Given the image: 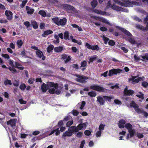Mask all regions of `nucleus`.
Wrapping results in <instances>:
<instances>
[{
	"mask_svg": "<svg viewBox=\"0 0 148 148\" xmlns=\"http://www.w3.org/2000/svg\"><path fill=\"white\" fill-rule=\"evenodd\" d=\"M54 87L56 89H57L58 87V83H54L53 82H47V84L43 83L41 86V90L43 92H45L47 90H48L51 87Z\"/></svg>",
	"mask_w": 148,
	"mask_h": 148,
	"instance_id": "1",
	"label": "nucleus"
},
{
	"mask_svg": "<svg viewBox=\"0 0 148 148\" xmlns=\"http://www.w3.org/2000/svg\"><path fill=\"white\" fill-rule=\"evenodd\" d=\"M52 20L57 25L62 26L65 25L67 22V19L66 18L60 19L58 17H54L52 18Z\"/></svg>",
	"mask_w": 148,
	"mask_h": 148,
	"instance_id": "2",
	"label": "nucleus"
},
{
	"mask_svg": "<svg viewBox=\"0 0 148 148\" xmlns=\"http://www.w3.org/2000/svg\"><path fill=\"white\" fill-rule=\"evenodd\" d=\"M91 89L100 92H104L106 89L102 87V85H99L98 84H94L90 86Z\"/></svg>",
	"mask_w": 148,
	"mask_h": 148,
	"instance_id": "3",
	"label": "nucleus"
},
{
	"mask_svg": "<svg viewBox=\"0 0 148 148\" xmlns=\"http://www.w3.org/2000/svg\"><path fill=\"white\" fill-rule=\"evenodd\" d=\"M123 2L125 1V7H132L133 5H140V3L135 1H130L131 0H121Z\"/></svg>",
	"mask_w": 148,
	"mask_h": 148,
	"instance_id": "4",
	"label": "nucleus"
},
{
	"mask_svg": "<svg viewBox=\"0 0 148 148\" xmlns=\"http://www.w3.org/2000/svg\"><path fill=\"white\" fill-rule=\"evenodd\" d=\"M76 77L78 78H76L75 80L77 82L82 84H85L87 82L86 80L88 79L89 77L84 75H77Z\"/></svg>",
	"mask_w": 148,
	"mask_h": 148,
	"instance_id": "5",
	"label": "nucleus"
},
{
	"mask_svg": "<svg viewBox=\"0 0 148 148\" xmlns=\"http://www.w3.org/2000/svg\"><path fill=\"white\" fill-rule=\"evenodd\" d=\"M131 107L133 108L135 111L138 114L143 113V111L139 108V106L135 102L132 101L130 104Z\"/></svg>",
	"mask_w": 148,
	"mask_h": 148,
	"instance_id": "6",
	"label": "nucleus"
},
{
	"mask_svg": "<svg viewBox=\"0 0 148 148\" xmlns=\"http://www.w3.org/2000/svg\"><path fill=\"white\" fill-rule=\"evenodd\" d=\"M122 70L120 69H113L110 70L109 72L108 75L111 76L114 75H116L118 73H121Z\"/></svg>",
	"mask_w": 148,
	"mask_h": 148,
	"instance_id": "7",
	"label": "nucleus"
},
{
	"mask_svg": "<svg viewBox=\"0 0 148 148\" xmlns=\"http://www.w3.org/2000/svg\"><path fill=\"white\" fill-rule=\"evenodd\" d=\"M115 27L118 29L121 30L124 34L130 37L132 36V34L124 28L122 27L118 26H115Z\"/></svg>",
	"mask_w": 148,
	"mask_h": 148,
	"instance_id": "8",
	"label": "nucleus"
},
{
	"mask_svg": "<svg viewBox=\"0 0 148 148\" xmlns=\"http://www.w3.org/2000/svg\"><path fill=\"white\" fill-rule=\"evenodd\" d=\"M115 27L118 29L121 30L124 34L130 37L132 36V34L124 28L122 27L118 26H115Z\"/></svg>",
	"mask_w": 148,
	"mask_h": 148,
	"instance_id": "9",
	"label": "nucleus"
},
{
	"mask_svg": "<svg viewBox=\"0 0 148 148\" xmlns=\"http://www.w3.org/2000/svg\"><path fill=\"white\" fill-rule=\"evenodd\" d=\"M136 76H132V77L128 79L129 82L132 84H134L135 83L138 82L142 79V78L141 77H139L137 79L136 78Z\"/></svg>",
	"mask_w": 148,
	"mask_h": 148,
	"instance_id": "10",
	"label": "nucleus"
},
{
	"mask_svg": "<svg viewBox=\"0 0 148 148\" xmlns=\"http://www.w3.org/2000/svg\"><path fill=\"white\" fill-rule=\"evenodd\" d=\"M85 45L87 48L92 50L98 51L99 49V47L97 45H91L88 43H86Z\"/></svg>",
	"mask_w": 148,
	"mask_h": 148,
	"instance_id": "11",
	"label": "nucleus"
},
{
	"mask_svg": "<svg viewBox=\"0 0 148 148\" xmlns=\"http://www.w3.org/2000/svg\"><path fill=\"white\" fill-rule=\"evenodd\" d=\"M87 124L88 122H86L84 123H80L76 127L77 132L79 130H81L84 128L85 129L86 128Z\"/></svg>",
	"mask_w": 148,
	"mask_h": 148,
	"instance_id": "12",
	"label": "nucleus"
},
{
	"mask_svg": "<svg viewBox=\"0 0 148 148\" xmlns=\"http://www.w3.org/2000/svg\"><path fill=\"white\" fill-rule=\"evenodd\" d=\"M5 14L8 20L10 21L12 19L13 13L11 11L8 10H6L5 12Z\"/></svg>",
	"mask_w": 148,
	"mask_h": 148,
	"instance_id": "13",
	"label": "nucleus"
},
{
	"mask_svg": "<svg viewBox=\"0 0 148 148\" xmlns=\"http://www.w3.org/2000/svg\"><path fill=\"white\" fill-rule=\"evenodd\" d=\"M124 93L125 95L130 96L133 95L134 93V92L132 90H128L127 88L126 87L124 89Z\"/></svg>",
	"mask_w": 148,
	"mask_h": 148,
	"instance_id": "14",
	"label": "nucleus"
},
{
	"mask_svg": "<svg viewBox=\"0 0 148 148\" xmlns=\"http://www.w3.org/2000/svg\"><path fill=\"white\" fill-rule=\"evenodd\" d=\"M62 58L63 60H66L64 61L65 63H68L71 59V58L69 56H68V55L63 54L62 55Z\"/></svg>",
	"mask_w": 148,
	"mask_h": 148,
	"instance_id": "15",
	"label": "nucleus"
},
{
	"mask_svg": "<svg viewBox=\"0 0 148 148\" xmlns=\"http://www.w3.org/2000/svg\"><path fill=\"white\" fill-rule=\"evenodd\" d=\"M97 101L99 103L100 105H103L104 104L105 100L103 99V97L98 96L97 97Z\"/></svg>",
	"mask_w": 148,
	"mask_h": 148,
	"instance_id": "16",
	"label": "nucleus"
},
{
	"mask_svg": "<svg viewBox=\"0 0 148 148\" xmlns=\"http://www.w3.org/2000/svg\"><path fill=\"white\" fill-rule=\"evenodd\" d=\"M7 124L8 125H10L11 127L14 126L16 125V122L15 120L11 119L7 122Z\"/></svg>",
	"mask_w": 148,
	"mask_h": 148,
	"instance_id": "17",
	"label": "nucleus"
},
{
	"mask_svg": "<svg viewBox=\"0 0 148 148\" xmlns=\"http://www.w3.org/2000/svg\"><path fill=\"white\" fill-rule=\"evenodd\" d=\"M73 135V133H71L69 131L67 130L63 133L62 137L64 138L66 137H70Z\"/></svg>",
	"mask_w": 148,
	"mask_h": 148,
	"instance_id": "18",
	"label": "nucleus"
},
{
	"mask_svg": "<svg viewBox=\"0 0 148 148\" xmlns=\"http://www.w3.org/2000/svg\"><path fill=\"white\" fill-rule=\"evenodd\" d=\"M76 127L75 126H72L69 127L68 130V131H69L71 133H73L74 132H77Z\"/></svg>",
	"mask_w": 148,
	"mask_h": 148,
	"instance_id": "19",
	"label": "nucleus"
},
{
	"mask_svg": "<svg viewBox=\"0 0 148 148\" xmlns=\"http://www.w3.org/2000/svg\"><path fill=\"white\" fill-rule=\"evenodd\" d=\"M26 10L27 11V13L29 14H33L34 11V9L31 8L30 7L28 6H26Z\"/></svg>",
	"mask_w": 148,
	"mask_h": 148,
	"instance_id": "20",
	"label": "nucleus"
},
{
	"mask_svg": "<svg viewBox=\"0 0 148 148\" xmlns=\"http://www.w3.org/2000/svg\"><path fill=\"white\" fill-rule=\"evenodd\" d=\"M31 25L34 29H36L38 28V24L36 21L34 20H32L31 21Z\"/></svg>",
	"mask_w": 148,
	"mask_h": 148,
	"instance_id": "21",
	"label": "nucleus"
},
{
	"mask_svg": "<svg viewBox=\"0 0 148 148\" xmlns=\"http://www.w3.org/2000/svg\"><path fill=\"white\" fill-rule=\"evenodd\" d=\"M63 48L62 46L55 47L54 48V51L56 53H59L62 51Z\"/></svg>",
	"mask_w": 148,
	"mask_h": 148,
	"instance_id": "22",
	"label": "nucleus"
},
{
	"mask_svg": "<svg viewBox=\"0 0 148 148\" xmlns=\"http://www.w3.org/2000/svg\"><path fill=\"white\" fill-rule=\"evenodd\" d=\"M63 7L65 9L72 10H73V9H75V8L73 6L67 4L64 5Z\"/></svg>",
	"mask_w": 148,
	"mask_h": 148,
	"instance_id": "23",
	"label": "nucleus"
},
{
	"mask_svg": "<svg viewBox=\"0 0 148 148\" xmlns=\"http://www.w3.org/2000/svg\"><path fill=\"white\" fill-rule=\"evenodd\" d=\"M86 104V102L85 101H83L81 103H78L77 105V107H79L80 106V107L79 108V109L82 110L84 108V107Z\"/></svg>",
	"mask_w": 148,
	"mask_h": 148,
	"instance_id": "24",
	"label": "nucleus"
},
{
	"mask_svg": "<svg viewBox=\"0 0 148 148\" xmlns=\"http://www.w3.org/2000/svg\"><path fill=\"white\" fill-rule=\"evenodd\" d=\"M54 48V46L53 45L51 44L49 45L47 48V52L49 53H50Z\"/></svg>",
	"mask_w": 148,
	"mask_h": 148,
	"instance_id": "25",
	"label": "nucleus"
},
{
	"mask_svg": "<svg viewBox=\"0 0 148 148\" xmlns=\"http://www.w3.org/2000/svg\"><path fill=\"white\" fill-rule=\"evenodd\" d=\"M53 31L51 30H47L45 31L43 34H42V36L43 37H45L46 36L50 34L53 33Z\"/></svg>",
	"mask_w": 148,
	"mask_h": 148,
	"instance_id": "26",
	"label": "nucleus"
},
{
	"mask_svg": "<svg viewBox=\"0 0 148 148\" xmlns=\"http://www.w3.org/2000/svg\"><path fill=\"white\" fill-rule=\"evenodd\" d=\"M103 98L106 101H108L110 102H111V99H113V98L111 96H103Z\"/></svg>",
	"mask_w": 148,
	"mask_h": 148,
	"instance_id": "27",
	"label": "nucleus"
},
{
	"mask_svg": "<svg viewBox=\"0 0 148 148\" xmlns=\"http://www.w3.org/2000/svg\"><path fill=\"white\" fill-rule=\"evenodd\" d=\"M118 5H120L124 7L125 1L122 2L118 0H113Z\"/></svg>",
	"mask_w": 148,
	"mask_h": 148,
	"instance_id": "28",
	"label": "nucleus"
},
{
	"mask_svg": "<svg viewBox=\"0 0 148 148\" xmlns=\"http://www.w3.org/2000/svg\"><path fill=\"white\" fill-rule=\"evenodd\" d=\"M4 84L5 86H7L8 85H12L11 81L10 80L8 79L7 78L4 80Z\"/></svg>",
	"mask_w": 148,
	"mask_h": 148,
	"instance_id": "29",
	"label": "nucleus"
},
{
	"mask_svg": "<svg viewBox=\"0 0 148 148\" xmlns=\"http://www.w3.org/2000/svg\"><path fill=\"white\" fill-rule=\"evenodd\" d=\"M111 8L114 10H117L118 11H120V10H121L120 9H121V7H119V6L116 5H113L112 6Z\"/></svg>",
	"mask_w": 148,
	"mask_h": 148,
	"instance_id": "30",
	"label": "nucleus"
},
{
	"mask_svg": "<svg viewBox=\"0 0 148 148\" xmlns=\"http://www.w3.org/2000/svg\"><path fill=\"white\" fill-rule=\"evenodd\" d=\"M125 127L128 131L132 129L133 128L132 125L130 123H126L125 125Z\"/></svg>",
	"mask_w": 148,
	"mask_h": 148,
	"instance_id": "31",
	"label": "nucleus"
},
{
	"mask_svg": "<svg viewBox=\"0 0 148 148\" xmlns=\"http://www.w3.org/2000/svg\"><path fill=\"white\" fill-rule=\"evenodd\" d=\"M36 53L37 57L39 58H42V54H43L42 52L40 50L36 51Z\"/></svg>",
	"mask_w": 148,
	"mask_h": 148,
	"instance_id": "32",
	"label": "nucleus"
},
{
	"mask_svg": "<svg viewBox=\"0 0 148 148\" xmlns=\"http://www.w3.org/2000/svg\"><path fill=\"white\" fill-rule=\"evenodd\" d=\"M92 7L94 8L97 5V0H93L91 3Z\"/></svg>",
	"mask_w": 148,
	"mask_h": 148,
	"instance_id": "33",
	"label": "nucleus"
},
{
	"mask_svg": "<svg viewBox=\"0 0 148 148\" xmlns=\"http://www.w3.org/2000/svg\"><path fill=\"white\" fill-rule=\"evenodd\" d=\"M128 131L129 132V133L130 134V137H133L134 136L135 134V131L134 130V129H132L130 130H128Z\"/></svg>",
	"mask_w": 148,
	"mask_h": 148,
	"instance_id": "34",
	"label": "nucleus"
},
{
	"mask_svg": "<svg viewBox=\"0 0 148 148\" xmlns=\"http://www.w3.org/2000/svg\"><path fill=\"white\" fill-rule=\"evenodd\" d=\"M88 94L91 97H95L97 95L95 91H92L89 92Z\"/></svg>",
	"mask_w": 148,
	"mask_h": 148,
	"instance_id": "35",
	"label": "nucleus"
},
{
	"mask_svg": "<svg viewBox=\"0 0 148 148\" xmlns=\"http://www.w3.org/2000/svg\"><path fill=\"white\" fill-rule=\"evenodd\" d=\"M16 44L18 47L20 48L23 44V42L21 40H18L16 42Z\"/></svg>",
	"mask_w": 148,
	"mask_h": 148,
	"instance_id": "36",
	"label": "nucleus"
},
{
	"mask_svg": "<svg viewBox=\"0 0 148 148\" xmlns=\"http://www.w3.org/2000/svg\"><path fill=\"white\" fill-rule=\"evenodd\" d=\"M128 41L132 44H135L136 43V41L134 39L131 38H129L128 39Z\"/></svg>",
	"mask_w": 148,
	"mask_h": 148,
	"instance_id": "37",
	"label": "nucleus"
},
{
	"mask_svg": "<svg viewBox=\"0 0 148 148\" xmlns=\"http://www.w3.org/2000/svg\"><path fill=\"white\" fill-rule=\"evenodd\" d=\"M38 13L43 17H45L46 16V14L44 10H40L38 12Z\"/></svg>",
	"mask_w": 148,
	"mask_h": 148,
	"instance_id": "38",
	"label": "nucleus"
},
{
	"mask_svg": "<svg viewBox=\"0 0 148 148\" xmlns=\"http://www.w3.org/2000/svg\"><path fill=\"white\" fill-rule=\"evenodd\" d=\"M87 65V63L86 61L84 60L81 63V66H80V68L82 67H86Z\"/></svg>",
	"mask_w": 148,
	"mask_h": 148,
	"instance_id": "39",
	"label": "nucleus"
},
{
	"mask_svg": "<svg viewBox=\"0 0 148 148\" xmlns=\"http://www.w3.org/2000/svg\"><path fill=\"white\" fill-rule=\"evenodd\" d=\"M26 87L25 84L24 83L22 84L19 86L20 89L22 91H23Z\"/></svg>",
	"mask_w": 148,
	"mask_h": 148,
	"instance_id": "40",
	"label": "nucleus"
},
{
	"mask_svg": "<svg viewBox=\"0 0 148 148\" xmlns=\"http://www.w3.org/2000/svg\"><path fill=\"white\" fill-rule=\"evenodd\" d=\"M73 123V121L72 120H71V121H68L66 124V126L67 127H71V125H72Z\"/></svg>",
	"mask_w": 148,
	"mask_h": 148,
	"instance_id": "41",
	"label": "nucleus"
},
{
	"mask_svg": "<svg viewBox=\"0 0 148 148\" xmlns=\"http://www.w3.org/2000/svg\"><path fill=\"white\" fill-rule=\"evenodd\" d=\"M64 39L67 40L68 39L69 37V33L68 31H66L64 34Z\"/></svg>",
	"mask_w": 148,
	"mask_h": 148,
	"instance_id": "42",
	"label": "nucleus"
},
{
	"mask_svg": "<svg viewBox=\"0 0 148 148\" xmlns=\"http://www.w3.org/2000/svg\"><path fill=\"white\" fill-rule=\"evenodd\" d=\"M12 67H11L10 66L8 68V69L11 71L12 73H15L16 72V70L14 68H13Z\"/></svg>",
	"mask_w": 148,
	"mask_h": 148,
	"instance_id": "43",
	"label": "nucleus"
},
{
	"mask_svg": "<svg viewBox=\"0 0 148 148\" xmlns=\"http://www.w3.org/2000/svg\"><path fill=\"white\" fill-rule=\"evenodd\" d=\"M24 24L26 27L27 28H29L31 26V24L30 22L28 21H26L24 22Z\"/></svg>",
	"mask_w": 148,
	"mask_h": 148,
	"instance_id": "44",
	"label": "nucleus"
},
{
	"mask_svg": "<svg viewBox=\"0 0 148 148\" xmlns=\"http://www.w3.org/2000/svg\"><path fill=\"white\" fill-rule=\"evenodd\" d=\"M139 93L140 94V95H136V96L138 97L139 98H141L143 99H144L143 94L141 92H139Z\"/></svg>",
	"mask_w": 148,
	"mask_h": 148,
	"instance_id": "45",
	"label": "nucleus"
},
{
	"mask_svg": "<svg viewBox=\"0 0 148 148\" xmlns=\"http://www.w3.org/2000/svg\"><path fill=\"white\" fill-rule=\"evenodd\" d=\"M136 27L144 31V27L142 25L139 24L137 25H136Z\"/></svg>",
	"mask_w": 148,
	"mask_h": 148,
	"instance_id": "46",
	"label": "nucleus"
},
{
	"mask_svg": "<svg viewBox=\"0 0 148 148\" xmlns=\"http://www.w3.org/2000/svg\"><path fill=\"white\" fill-rule=\"evenodd\" d=\"M108 44L110 45L113 46L115 44V42L113 40H111L109 41Z\"/></svg>",
	"mask_w": 148,
	"mask_h": 148,
	"instance_id": "47",
	"label": "nucleus"
},
{
	"mask_svg": "<svg viewBox=\"0 0 148 148\" xmlns=\"http://www.w3.org/2000/svg\"><path fill=\"white\" fill-rule=\"evenodd\" d=\"M142 85L144 88H146L148 87V83L144 81L142 83Z\"/></svg>",
	"mask_w": 148,
	"mask_h": 148,
	"instance_id": "48",
	"label": "nucleus"
},
{
	"mask_svg": "<svg viewBox=\"0 0 148 148\" xmlns=\"http://www.w3.org/2000/svg\"><path fill=\"white\" fill-rule=\"evenodd\" d=\"M105 126V125H104L103 124H101H101L99 126V130L101 131V130H104Z\"/></svg>",
	"mask_w": 148,
	"mask_h": 148,
	"instance_id": "49",
	"label": "nucleus"
},
{
	"mask_svg": "<svg viewBox=\"0 0 148 148\" xmlns=\"http://www.w3.org/2000/svg\"><path fill=\"white\" fill-rule=\"evenodd\" d=\"M49 93L51 94H53L55 93L56 91L54 88H49Z\"/></svg>",
	"mask_w": 148,
	"mask_h": 148,
	"instance_id": "50",
	"label": "nucleus"
},
{
	"mask_svg": "<svg viewBox=\"0 0 148 148\" xmlns=\"http://www.w3.org/2000/svg\"><path fill=\"white\" fill-rule=\"evenodd\" d=\"M140 57L142 58L144 60H147V59L148 57V53H145L144 56H141Z\"/></svg>",
	"mask_w": 148,
	"mask_h": 148,
	"instance_id": "51",
	"label": "nucleus"
},
{
	"mask_svg": "<svg viewBox=\"0 0 148 148\" xmlns=\"http://www.w3.org/2000/svg\"><path fill=\"white\" fill-rule=\"evenodd\" d=\"M84 133L86 136H89L91 134V132L90 130H86L84 131Z\"/></svg>",
	"mask_w": 148,
	"mask_h": 148,
	"instance_id": "52",
	"label": "nucleus"
},
{
	"mask_svg": "<svg viewBox=\"0 0 148 148\" xmlns=\"http://www.w3.org/2000/svg\"><path fill=\"white\" fill-rule=\"evenodd\" d=\"M103 39L104 41V43L105 44H106L108 42L109 40V39L106 37L104 36L103 37Z\"/></svg>",
	"mask_w": 148,
	"mask_h": 148,
	"instance_id": "53",
	"label": "nucleus"
},
{
	"mask_svg": "<svg viewBox=\"0 0 148 148\" xmlns=\"http://www.w3.org/2000/svg\"><path fill=\"white\" fill-rule=\"evenodd\" d=\"M58 125L60 127L64 125L63 121L62 120L59 121L58 123Z\"/></svg>",
	"mask_w": 148,
	"mask_h": 148,
	"instance_id": "54",
	"label": "nucleus"
},
{
	"mask_svg": "<svg viewBox=\"0 0 148 148\" xmlns=\"http://www.w3.org/2000/svg\"><path fill=\"white\" fill-rule=\"evenodd\" d=\"M85 143V140H82L81 142L80 145V148H83L84 145Z\"/></svg>",
	"mask_w": 148,
	"mask_h": 148,
	"instance_id": "55",
	"label": "nucleus"
},
{
	"mask_svg": "<svg viewBox=\"0 0 148 148\" xmlns=\"http://www.w3.org/2000/svg\"><path fill=\"white\" fill-rule=\"evenodd\" d=\"M114 103L116 104L119 105L122 103L118 99H115L114 100Z\"/></svg>",
	"mask_w": 148,
	"mask_h": 148,
	"instance_id": "56",
	"label": "nucleus"
},
{
	"mask_svg": "<svg viewBox=\"0 0 148 148\" xmlns=\"http://www.w3.org/2000/svg\"><path fill=\"white\" fill-rule=\"evenodd\" d=\"M101 134V131L99 130V131H97L96 134V136L97 137H100Z\"/></svg>",
	"mask_w": 148,
	"mask_h": 148,
	"instance_id": "57",
	"label": "nucleus"
},
{
	"mask_svg": "<svg viewBox=\"0 0 148 148\" xmlns=\"http://www.w3.org/2000/svg\"><path fill=\"white\" fill-rule=\"evenodd\" d=\"M79 113V112L77 110H74L73 111V114L74 116H77Z\"/></svg>",
	"mask_w": 148,
	"mask_h": 148,
	"instance_id": "58",
	"label": "nucleus"
},
{
	"mask_svg": "<svg viewBox=\"0 0 148 148\" xmlns=\"http://www.w3.org/2000/svg\"><path fill=\"white\" fill-rule=\"evenodd\" d=\"M99 14H100L102 15H107V13L106 12L100 10Z\"/></svg>",
	"mask_w": 148,
	"mask_h": 148,
	"instance_id": "59",
	"label": "nucleus"
},
{
	"mask_svg": "<svg viewBox=\"0 0 148 148\" xmlns=\"http://www.w3.org/2000/svg\"><path fill=\"white\" fill-rule=\"evenodd\" d=\"M15 82L13 83V85L15 86L18 87L19 85V81H18L15 80Z\"/></svg>",
	"mask_w": 148,
	"mask_h": 148,
	"instance_id": "60",
	"label": "nucleus"
},
{
	"mask_svg": "<svg viewBox=\"0 0 148 148\" xmlns=\"http://www.w3.org/2000/svg\"><path fill=\"white\" fill-rule=\"evenodd\" d=\"M59 128H58L56 129H55V135L56 136H58L60 134V131L59 130Z\"/></svg>",
	"mask_w": 148,
	"mask_h": 148,
	"instance_id": "61",
	"label": "nucleus"
},
{
	"mask_svg": "<svg viewBox=\"0 0 148 148\" xmlns=\"http://www.w3.org/2000/svg\"><path fill=\"white\" fill-rule=\"evenodd\" d=\"M72 67L76 70H77L79 69V66L77 64H73L72 66Z\"/></svg>",
	"mask_w": 148,
	"mask_h": 148,
	"instance_id": "62",
	"label": "nucleus"
},
{
	"mask_svg": "<svg viewBox=\"0 0 148 148\" xmlns=\"http://www.w3.org/2000/svg\"><path fill=\"white\" fill-rule=\"evenodd\" d=\"M102 21L109 25H111L110 23L105 18H102Z\"/></svg>",
	"mask_w": 148,
	"mask_h": 148,
	"instance_id": "63",
	"label": "nucleus"
},
{
	"mask_svg": "<svg viewBox=\"0 0 148 148\" xmlns=\"http://www.w3.org/2000/svg\"><path fill=\"white\" fill-rule=\"evenodd\" d=\"M134 19L135 21H137L139 22H141L142 21V20L136 16H135L134 17Z\"/></svg>",
	"mask_w": 148,
	"mask_h": 148,
	"instance_id": "64",
	"label": "nucleus"
}]
</instances>
